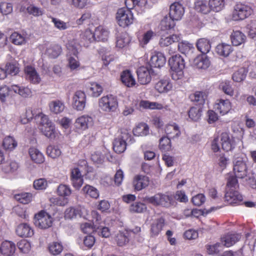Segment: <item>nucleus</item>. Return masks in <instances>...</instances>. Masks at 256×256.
Listing matches in <instances>:
<instances>
[{
    "label": "nucleus",
    "instance_id": "f257e3e1",
    "mask_svg": "<svg viewBox=\"0 0 256 256\" xmlns=\"http://www.w3.org/2000/svg\"><path fill=\"white\" fill-rule=\"evenodd\" d=\"M68 50L67 58L68 65L71 70L77 69L80 66L78 59V54L81 46L78 40L75 38L69 40L66 44Z\"/></svg>",
    "mask_w": 256,
    "mask_h": 256
},
{
    "label": "nucleus",
    "instance_id": "f03ea898",
    "mask_svg": "<svg viewBox=\"0 0 256 256\" xmlns=\"http://www.w3.org/2000/svg\"><path fill=\"white\" fill-rule=\"evenodd\" d=\"M170 68L171 76L174 80H181L184 77L185 63L184 58L179 54L172 56L168 60Z\"/></svg>",
    "mask_w": 256,
    "mask_h": 256
},
{
    "label": "nucleus",
    "instance_id": "7ed1b4c3",
    "mask_svg": "<svg viewBox=\"0 0 256 256\" xmlns=\"http://www.w3.org/2000/svg\"><path fill=\"white\" fill-rule=\"evenodd\" d=\"M144 200L155 206L166 208L170 207L174 202L172 196L162 192H158L150 196H146L144 198Z\"/></svg>",
    "mask_w": 256,
    "mask_h": 256
},
{
    "label": "nucleus",
    "instance_id": "20e7f679",
    "mask_svg": "<svg viewBox=\"0 0 256 256\" xmlns=\"http://www.w3.org/2000/svg\"><path fill=\"white\" fill-rule=\"evenodd\" d=\"M134 140L126 130H122L113 142V148L116 152L120 154L126 148L127 144H132Z\"/></svg>",
    "mask_w": 256,
    "mask_h": 256
},
{
    "label": "nucleus",
    "instance_id": "39448f33",
    "mask_svg": "<svg viewBox=\"0 0 256 256\" xmlns=\"http://www.w3.org/2000/svg\"><path fill=\"white\" fill-rule=\"evenodd\" d=\"M253 12V9L250 6L238 2L234 7L232 18L235 21L244 20L251 16Z\"/></svg>",
    "mask_w": 256,
    "mask_h": 256
},
{
    "label": "nucleus",
    "instance_id": "423d86ee",
    "mask_svg": "<svg viewBox=\"0 0 256 256\" xmlns=\"http://www.w3.org/2000/svg\"><path fill=\"white\" fill-rule=\"evenodd\" d=\"M100 108L104 112H114L118 106V102L116 96L109 94L102 97L98 102Z\"/></svg>",
    "mask_w": 256,
    "mask_h": 256
},
{
    "label": "nucleus",
    "instance_id": "0eeeda50",
    "mask_svg": "<svg viewBox=\"0 0 256 256\" xmlns=\"http://www.w3.org/2000/svg\"><path fill=\"white\" fill-rule=\"evenodd\" d=\"M53 218L44 210H41L34 216V224L40 229H46L52 226Z\"/></svg>",
    "mask_w": 256,
    "mask_h": 256
},
{
    "label": "nucleus",
    "instance_id": "6e6552de",
    "mask_svg": "<svg viewBox=\"0 0 256 256\" xmlns=\"http://www.w3.org/2000/svg\"><path fill=\"white\" fill-rule=\"evenodd\" d=\"M116 18L120 26L125 28L132 24L133 14L128 9L120 8L116 13Z\"/></svg>",
    "mask_w": 256,
    "mask_h": 256
},
{
    "label": "nucleus",
    "instance_id": "1a4fd4ad",
    "mask_svg": "<svg viewBox=\"0 0 256 256\" xmlns=\"http://www.w3.org/2000/svg\"><path fill=\"white\" fill-rule=\"evenodd\" d=\"M86 95L84 91L78 90L74 92L72 98V108L77 111H82L86 106Z\"/></svg>",
    "mask_w": 256,
    "mask_h": 256
},
{
    "label": "nucleus",
    "instance_id": "9d476101",
    "mask_svg": "<svg viewBox=\"0 0 256 256\" xmlns=\"http://www.w3.org/2000/svg\"><path fill=\"white\" fill-rule=\"evenodd\" d=\"M88 214V210L81 206H70L64 212L66 219H73L78 217L86 218Z\"/></svg>",
    "mask_w": 256,
    "mask_h": 256
},
{
    "label": "nucleus",
    "instance_id": "9b49d317",
    "mask_svg": "<svg viewBox=\"0 0 256 256\" xmlns=\"http://www.w3.org/2000/svg\"><path fill=\"white\" fill-rule=\"evenodd\" d=\"M234 172L236 176L243 178L247 176L248 168L246 162L242 158L238 157L234 162Z\"/></svg>",
    "mask_w": 256,
    "mask_h": 256
},
{
    "label": "nucleus",
    "instance_id": "f8f14e48",
    "mask_svg": "<svg viewBox=\"0 0 256 256\" xmlns=\"http://www.w3.org/2000/svg\"><path fill=\"white\" fill-rule=\"evenodd\" d=\"M220 138L222 148L224 150L229 152L234 148L237 142L230 134L223 132L221 134Z\"/></svg>",
    "mask_w": 256,
    "mask_h": 256
},
{
    "label": "nucleus",
    "instance_id": "ddd939ff",
    "mask_svg": "<svg viewBox=\"0 0 256 256\" xmlns=\"http://www.w3.org/2000/svg\"><path fill=\"white\" fill-rule=\"evenodd\" d=\"M150 184L148 176L142 174H136L132 180V186L136 191H140L146 188Z\"/></svg>",
    "mask_w": 256,
    "mask_h": 256
},
{
    "label": "nucleus",
    "instance_id": "4468645a",
    "mask_svg": "<svg viewBox=\"0 0 256 256\" xmlns=\"http://www.w3.org/2000/svg\"><path fill=\"white\" fill-rule=\"evenodd\" d=\"M92 124V118L88 115L84 114L76 119L74 122V126L76 130L83 131L87 130Z\"/></svg>",
    "mask_w": 256,
    "mask_h": 256
},
{
    "label": "nucleus",
    "instance_id": "2eb2a0df",
    "mask_svg": "<svg viewBox=\"0 0 256 256\" xmlns=\"http://www.w3.org/2000/svg\"><path fill=\"white\" fill-rule=\"evenodd\" d=\"M226 200L230 204H243V196L235 190H226L225 194Z\"/></svg>",
    "mask_w": 256,
    "mask_h": 256
},
{
    "label": "nucleus",
    "instance_id": "dca6fc26",
    "mask_svg": "<svg viewBox=\"0 0 256 256\" xmlns=\"http://www.w3.org/2000/svg\"><path fill=\"white\" fill-rule=\"evenodd\" d=\"M184 13V9L182 5L178 2L172 4L170 8L169 16L175 21L182 19Z\"/></svg>",
    "mask_w": 256,
    "mask_h": 256
},
{
    "label": "nucleus",
    "instance_id": "f3484780",
    "mask_svg": "<svg viewBox=\"0 0 256 256\" xmlns=\"http://www.w3.org/2000/svg\"><path fill=\"white\" fill-rule=\"evenodd\" d=\"M152 68L146 66H140L137 70L138 82L142 84L149 83L152 79Z\"/></svg>",
    "mask_w": 256,
    "mask_h": 256
},
{
    "label": "nucleus",
    "instance_id": "a211bd4d",
    "mask_svg": "<svg viewBox=\"0 0 256 256\" xmlns=\"http://www.w3.org/2000/svg\"><path fill=\"white\" fill-rule=\"evenodd\" d=\"M214 108L222 116L228 114L232 108V104L228 100H218L214 104Z\"/></svg>",
    "mask_w": 256,
    "mask_h": 256
},
{
    "label": "nucleus",
    "instance_id": "6ab92c4d",
    "mask_svg": "<svg viewBox=\"0 0 256 256\" xmlns=\"http://www.w3.org/2000/svg\"><path fill=\"white\" fill-rule=\"evenodd\" d=\"M154 88L159 93L166 94L172 90V84L168 78H164L156 83Z\"/></svg>",
    "mask_w": 256,
    "mask_h": 256
},
{
    "label": "nucleus",
    "instance_id": "aec40b11",
    "mask_svg": "<svg viewBox=\"0 0 256 256\" xmlns=\"http://www.w3.org/2000/svg\"><path fill=\"white\" fill-rule=\"evenodd\" d=\"M57 194L59 196L64 198L62 201L58 202V204L64 206L68 203V197L72 194V190L69 186L60 184L56 190Z\"/></svg>",
    "mask_w": 256,
    "mask_h": 256
},
{
    "label": "nucleus",
    "instance_id": "412c9836",
    "mask_svg": "<svg viewBox=\"0 0 256 256\" xmlns=\"http://www.w3.org/2000/svg\"><path fill=\"white\" fill-rule=\"evenodd\" d=\"M24 74L27 80L34 84H38L41 81V78L36 70L31 66H27L24 68Z\"/></svg>",
    "mask_w": 256,
    "mask_h": 256
},
{
    "label": "nucleus",
    "instance_id": "4be33fe9",
    "mask_svg": "<svg viewBox=\"0 0 256 256\" xmlns=\"http://www.w3.org/2000/svg\"><path fill=\"white\" fill-rule=\"evenodd\" d=\"M70 180L73 186L76 189H79L84 183L83 176L81 172L78 168H74L71 170Z\"/></svg>",
    "mask_w": 256,
    "mask_h": 256
},
{
    "label": "nucleus",
    "instance_id": "5701e85b",
    "mask_svg": "<svg viewBox=\"0 0 256 256\" xmlns=\"http://www.w3.org/2000/svg\"><path fill=\"white\" fill-rule=\"evenodd\" d=\"M16 233L20 237L29 238L34 234L33 228L27 223L18 224L16 228Z\"/></svg>",
    "mask_w": 256,
    "mask_h": 256
},
{
    "label": "nucleus",
    "instance_id": "b1692460",
    "mask_svg": "<svg viewBox=\"0 0 256 256\" xmlns=\"http://www.w3.org/2000/svg\"><path fill=\"white\" fill-rule=\"evenodd\" d=\"M0 250L4 256H12L15 253L16 246L12 241L4 240L0 245Z\"/></svg>",
    "mask_w": 256,
    "mask_h": 256
},
{
    "label": "nucleus",
    "instance_id": "393cba45",
    "mask_svg": "<svg viewBox=\"0 0 256 256\" xmlns=\"http://www.w3.org/2000/svg\"><path fill=\"white\" fill-rule=\"evenodd\" d=\"M39 130L42 134L50 140H54L58 136L59 132L56 130L55 126L53 123L40 128Z\"/></svg>",
    "mask_w": 256,
    "mask_h": 256
},
{
    "label": "nucleus",
    "instance_id": "a878e982",
    "mask_svg": "<svg viewBox=\"0 0 256 256\" xmlns=\"http://www.w3.org/2000/svg\"><path fill=\"white\" fill-rule=\"evenodd\" d=\"M166 62V58L162 52H154L152 54L150 63L152 66L160 68L165 64Z\"/></svg>",
    "mask_w": 256,
    "mask_h": 256
},
{
    "label": "nucleus",
    "instance_id": "bb28decb",
    "mask_svg": "<svg viewBox=\"0 0 256 256\" xmlns=\"http://www.w3.org/2000/svg\"><path fill=\"white\" fill-rule=\"evenodd\" d=\"M130 232L127 230L119 231L114 237V239L117 245L123 246L127 244L130 241Z\"/></svg>",
    "mask_w": 256,
    "mask_h": 256
},
{
    "label": "nucleus",
    "instance_id": "cd10ccee",
    "mask_svg": "<svg viewBox=\"0 0 256 256\" xmlns=\"http://www.w3.org/2000/svg\"><path fill=\"white\" fill-rule=\"evenodd\" d=\"M241 235L236 233H230L221 238L222 243L226 247H230L240 240Z\"/></svg>",
    "mask_w": 256,
    "mask_h": 256
},
{
    "label": "nucleus",
    "instance_id": "c85d7f7f",
    "mask_svg": "<svg viewBox=\"0 0 256 256\" xmlns=\"http://www.w3.org/2000/svg\"><path fill=\"white\" fill-rule=\"evenodd\" d=\"M193 65L198 69H206L210 66V61L206 55H199L194 59Z\"/></svg>",
    "mask_w": 256,
    "mask_h": 256
},
{
    "label": "nucleus",
    "instance_id": "c756f323",
    "mask_svg": "<svg viewBox=\"0 0 256 256\" xmlns=\"http://www.w3.org/2000/svg\"><path fill=\"white\" fill-rule=\"evenodd\" d=\"M165 132L166 136L170 138H177L181 134L179 126L174 122L167 124L165 128Z\"/></svg>",
    "mask_w": 256,
    "mask_h": 256
},
{
    "label": "nucleus",
    "instance_id": "7c9ffc66",
    "mask_svg": "<svg viewBox=\"0 0 256 256\" xmlns=\"http://www.w3.org/2000/svg\"><path fill=\"white\" fill-rule=\"evenodd\" d=\"M164 226V218H160L154 220L151 224L150 236L154 237L160 233Z\"/></svg>",
    "mask_w": 256,
    "mask_h": 256
},
{
    "label": "nucleus",
    "instance_id": "2f4dec72",
    "mask_svg": "<svg viewBox=\"0 0 256 256\" xmlns=\"http://www.w3.org/2000/svg\"><path fill=\"white\" fill-rule=\"evenodd\" d=\"M28 154L31 160L36 164H41L45 160L44 154L36 148L34 147L30 148Z\"/></svg>",
    "mask_w": 256,
    "mask_h": 256
},
{
    "label": "nucleus",
    "instance_id": "473e14b6",
    "mask_svg": "<svg viewBox=\"0 0 256 256\" xmlns=\"http://www.w3.org/2000/svg\"><path fill=\"white\" fill-rule=\"evenodd\" d=\"M182 40V35L174 34L168 36L162 37L160 40L161 46H168L174 43L179 42Z\"/></svg>",
    "mask_w": 256,
    "mask_h": 256
},
{
    "label": "nucleus",
    "instance_id": "72a5a7b5",
    "mask_svg": "<svg viewBox=\"0 0 256 256\" xmlns=\"http://www.w3.org/2000/svg\"><path fill=\"white\" fill-rule=\"evenodd\" d=\"M139 107L144 109L158 110L163 108L168 110V106H164L162 104L157 102H151L148 100H142L139 103Z\"/></svg>",
    "mask_w": 256,
    "mask_h": 256
},
{
    "label": "nucleus",
    "instance_id": "f704fd0d",
    "mask_svg": "<svg viewBox=\"0 0 256 256\" xmlns=\"http://www.w3.org/2000/svg\"><path fill=\"white\" fill-rule=\"evenodd\" d=\"M81 43L84 46H88L89 44L96 40L95 32L91 30H86L80 34Z\"/></svg>",
    "mask_w": 256,
    "mask_h": 256
},
{
    "label": "nucleus",
    "instance_id": "c9c22d12",
    "mask_svg": "<svg viewBox=\"0 0 256 256\" xmlns=\"http://www.w3.org/2000/svg\"><path fill=\"white\" fill-rule=\"evenodd\" d=\"M230 37L232 44L235 46L242 44L245 42L246 39L244 34L238 30H234Z\"/></svg>",
    "mask_w": 256,
    "mask_h": 256
},
{
    "label": "nucleus",
    "instance_id": "e433bc0d",
    "mask_svg": "<svg viewBox=\"0 0 256 256\" xmlns=\"http://www.w3.org/2000/svg\"><path fill=\"white\" fill-rule=\"evenodd\" d=\"M196 46L198 50L202 54H206L211 49V42L210 40L205 38L198 39L196 42Z\"/></svg>",
    "mask_w": 256,
    "mask_h": 256
},
{
    "label": "nucleus",
    "instance_id": "4c0bfd02",
    "mask_svg": "<svg viewBox=\"0 0 256 256\" xmlns=\"http://www.w3.org/2000/svg\"><path fill=\"white\" fill-rule=\"evenodd\" d=\"M174 21L170 16L166 15L161 20L159 28L162 31L170 30L174 28L176 26Z\"/></svg>",
    "mask_w": 256,
    "mask_h": 256
},
{
    "label": "nucleus",
    "instance_id": "58836bf2",
    "mask_svg": "<svg viewBox=\"0 0 256 256\" xmlns=\"http://www.w3.org/2000/svg\"><path fill=\"white\" fill-rule=\"evenodd\" d=\"M195 10L202 14H207L211 10L209 2L206 0H196L194 2Z\"/></svg>",
    "mask_w": 256,
    "mask_h": 256
},
{
    "label": "nucleus",
    "instance_id": "ea45409f",
    "mask_svg": "<svg viewBox=\"0 0 256 256\" xmlns=\"http://www.w3.org/2000/svg\"><path fill=\"white\" fill-rule=\"evenodd\" d=\"M120 80L122 84L128 87H132L136 84V80L130 70L123 71L120 74Z\"/></svg>",
    "mask_w": 256,
    "mask_h": 256
},
{
    "label": "nucleus",
    "instance_id": "a19ab883",
    "mask_svg": "<svg viewBox=\"0 0 256 256\" xmlns=\"http://www.w3.org/2000/svg\"><path fill=\"white\" fill-rule=\"evenodd\" d=\"M232 46L226 43H221L217 45L216 48V52L220 56L226 57L232 52Z\"/></svg>",
    "mask_w": 256,
    "mask_h": 256
},
{
    "label": "nucleus",
    "instance_id": "79ce46f5",
    "mask_svg": "<svg viewBox=\"0 0 256 256\" xmlns=\"http://www.w3.org/2000/svg\"><path fill=\"white\" fill-rule=\"evenodd\" d=\"M94 32L96 40L105 42L108 40L110 32L106 28L102 26H100L96 27Z\"/></svg>",
    "mask_w": 256,
    "mask_h": 256
},
{
    "label": "nucleus",
    "instance_id": "37998d69",
    "mask_svg": "<svg viewBox=\"0 0 256 256\" xmlns=\"http://www.w3.org/2000/svg\"><path fill=\"white\" fill-rule=\"evenodd\" d=\"M130 38L128 34L126 32H122L118 35L116 38V46L120 48L126 46L130 42Z\"/></svg>",
    "mask_w": 256,
    "mask_h": 256
},
{
    "label": "nucleus",
    "instance_id": "c03bdc74",
    "mask_svg": "<svg viewBox=\"0 0 256 256\" xmlns=\"http://www.w3.org/2000/svg\"><path fill=\"white\" fill-rule=\"evenodd\" d=\"M18 164L14 161L4 162L1 164L2 171L4 174L14 172L18 170Z\"/></svg>",
    "mask_w": 256,
    "mask_h": 256
},
{
    "label": "nucleus",
    "instance_id": "a18cd8bd",
    "mask_svg": "<svg viewBox=\"0 0 256 256\" xmlns=\"http://www.w3.org/2000/svg\"><path fill=\"white\" fill-rule=\"evenodd\" d=\"M133 134L137 136H146L149 134V127L145 123H140L134 128Z\"/></svg>",
    "mask_w": 256,
    "mask_h": 256
},
{
    "label": "nucleus",
    "instance_id": "49530a36",
    "mask_svg": "<svg viewBox=\"0 0 256 256\" xmlns=\"http://www.w3.org/2000/svg\"><path fill=\"white\" fill-rule=\"evenodd\" d=\"M36 114L34 115V118H40L38 124V129L43 128L50 124L53 123L50 120L48 116L42 113L40 109L36 110Z\"/></svg>",
    "mask_w": 256,
    "mask_h": 256
},
{
    "label": "nucleus",
    "instance_id": "de8ad7c7",
    "mask_svg": "<svg viewBox=\"0 0 256 256\" xmlns=\"http://www.w3.org/2000/svg\"><path fill=\"white\" fill-rule=\"evenodd\" d=\"M12 89L15 93L19 94L23 98L30 97L32 95L31 90L28 87L14 85L12 86Z\"/></svg>",
    "mask_w": 256,
    "mask_h": 256
},
{
    "label": "nucleus",
    "instance_id": "09e8293b",
    "mask_svg": "<svg viewBox=\"0 0 256 256\" xmlns=\"http://www.w3.org/2000/svg\"><path fill=\"white\" fill-rule=\"evenodd\" d=\"M67 2L70 5L78 9L87 8L91 5L90 0H67Z\"/></svg>",
    "mask_w": 256,
    "mask_h": 256
},
{
    "label": "nucleus",
    "instance_id": "8fccbe9b",
    "mask_svg": "<svg viewBox=\"0 0 256 256\" xmlns=\"http://www.w3.org/2000/svg\"><path fill=\"white\" fill-rule=\"evenodd\" d=\"M50 110L56 114L62 112L64 109V104L60 100H52L49 104Z\"/></svg>",
    "mask_w": 256,
    "mask_h": 256
},
{
    "label": "nucleus",
    "instance_id": "3c124183",
    "mask_svg": "<svg viewBox=\"0 0 256 256\" xmlns=\"http://www.w3.org/2000/svg\"><path fill=\"white\" fill-rule=\"evenodd\" d=\"M62 51L61 47L57 44H50L47 48L46 54L52 58H57Z\"/></svg>",
    "mask_w": 256,
    "mask_h": 256
},
{
    "label": "nucleus",
    "instance_id": "603ef678",
    "mask_svg": "<svg viewBox=\"0 0 256 256\" xmlns=\"http://www.w3.org/2000/svg\"><path fill=\"white\" fill-rule=\"evenodd\" d=\"M207 94L206 92L198 91L190 96L192 101L198 102L200 104H204L207 98Z\"/></svg>",
    "mask_w": 256,
    "mask_h": 256
},
{
    "label": "nucleus",
    "instance_id": "864d4df0",
    "mask_svg": "<svg viewBox=\"0 0 256 256\" xmlns=\"http://www.w3.org/2000/svg\"><path fill=\"white\" fill-rule=\"evenodd\" d=\"M63 246L60 242H53L49 244L48 249L49 252L54 256L60 254L63 250Z\"/></svg>",
    "mask_w": 256,
    "mask_h": 256
},
{
    "label": "nucleus",
    "instance_id": "5fc2aeb1",
    "mask_svg": "<svg viewBox=\"0 0 256 256\" xmlns=\"http://www.w3.org/2000/svg\"><path fill=\"white\" fill-rule=\"evenodd\" d=\"M10 40L15 45H22L26 42V38L24 34L18 32H13L10 36Z\"/></svg>",
    "mask_w": 256,
    "mask_h": 256
},
{
    "label": "nucleus",
    "instance_id": "6e6d98bb",
    "mask_svg": "<svg viewBox=\"0 0 256 256\" xmlns=\"http://www.w3.org/2000/svg\"><path fill=\"white\" fill-rule=\"evenodd\" d=\"M14 197L20 202L23 204H28L32 200V195L30 192H22L16 194Z\"/></svg>",
    "mask_w": 256,
    "mask_h": 256
},
{
    "label": "nucleus",
    "instance_id": "4d7b16f0",
    "mask_svg": "<svg viewBox=\"0 0 256 256\" xmlns=\"http://www.w3.org/2000/svg\"><path fill=\"white\" fill-rule=\"evenodd\" d=\"M47 155L52 158H56L62 154V151L58 146L50 145L46 148Z\"/></svg>",
    "mask_w": 256,
    "mask_h": 256
},
{
    "label": "nucleus",
    "instance_id": "13d9d810",
    "mask_svg": "<svg viewBox=\"0 0 256 256\" xmlns=\"http://www.w3.org/2000/svg\"><path fill=\"white\" fill-rule=\"evenodd\" d=\"M89 90L91 96L93 97L99 96L103 92V88L101 85L96 82L90 83Z\"/></svg>",
    "mask_w": 256,
    "mask_h": 256
},
{
    "label": "nucleus",
    "instance_id": "bf43d9fd",
    "mask_svg": "<svg viewBox=\"0 0 256 256\" xmlns=\"http://www.w3.org/2000/svg\"><path fill=\"white\" fill-rule=\"evenodd\" d=\"M210 10L215 12L222 10L224 7L225 0H209Z\"/></svg>",
    "mask_w": 256,
    "mask_h": 256
},
{
    "label": "nucleus",
    "instance_id": "052dcab7",
    "mask_svg": "<svg viewBox=\"0 0 256 256\" xmlns=\"http://www.w3.org/2000/svg\"><path fill=\"white\" fill-rule=\"evenodd\" d=\"M82 191L87 196H90L95 199H97L99 197V192L98 190L92 186L86 185L82 188Z\"/></svg>",
    "mask_w": 256,
    "mask_h": 256
},
{
    "label": "nucleus",
    "instance_id": "680f3d73",
    "mask_svg": "<svg viewBox=\"0 0 256 256\" xmlns=\"http://www.w3.org/2000/svg\"><path fill=\"white\" fill-rule=\"evenodd\" d=\"M154 35V33L152 30H150L147 31L142 36L140 35V33H138L137 37L140 44L144 46L148 43Z\"/></svg>",
    "mask_w": 256,
    "mask_h": 256
},
{
    "label": "nucleus",
    "instance_id": "e2e57ef3",
    "mask_svg": "<svg viewBox=\"0 0 256 256\" xmlns=\"http://www.w3.org/2000/svg\"><path fill=\"white\" fill-rule=\"evenodd\" d=\"M188 116L192 120L198 121L202 116V110L198 106L192 107L188 111Z\"/></svg>",
    "mask_w": 256,
    "mask_h": 256
},
{
    "label": "nucleus",
    "instance_id": "0e129e2a",
    "mask_svg": "<svg viewBox=\"0 0 256 256\" xmlns=\"http://www.w3.org/2000/svg\"><path fill=\"white\" fill-rule=\"evenodd\" d=\"M2 145L6 150L11 151L17 146V142L14 138L8 136L4 138Z\"/></svg>",
    "mask_w": 256,
    "mask_h": 256
},
{
    "label": "nucleus",
    "instance_id": "69168bd1",
    "mask_svg": "<svg viewBox=\"0 0 256 256\" xmlns=\"http://www.w3.org/2000/svg\"><path fill=\"white\" fill-rule=\"evenodd\" d=\"M160 149L162 152L170 151L172 148L170 138L168 136H163L160 140Z\"/></svg>",
    "mask_w": 256,
    "mask_h": 256
},
{
    "label": "nucleus",
    "instance_id": "338daca9",
    "mask_svg": "<svg viewBox=\"0 0 256 256\" xmlns=\"http://www.w3.org/2000/svg\"><path fill=\"white\" fill-rule=\"evenodd\" d=\"M35 114H36L35 109L26 110L24 114L20 116L19 121L22 124H28L34 118Z\"/></svg>",
    "mask_w": 256,
    "mask_h": 256
},
{
    "label": "nucleus",
    "instance_id": "774afa93",
    "mask_svg": "<svg viewBox=\"0 0 256 256\" xmlns=\"http://www.w3.org/2000/svg\"><path fill=\"white\" fill-rule=\"evenodd\" d=\"M145 204L140 202H135L130 206V211L132 213H142L146 210Z\"/></svg>",
    "mask_w": 256,
    "mask_h": 256
}]
</instances>
